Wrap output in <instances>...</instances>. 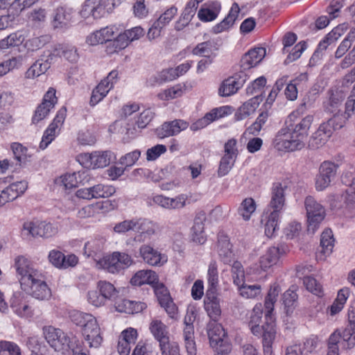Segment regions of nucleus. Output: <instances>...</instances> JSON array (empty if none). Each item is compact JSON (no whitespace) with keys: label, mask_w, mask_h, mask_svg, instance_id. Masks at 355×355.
<instances>
[{"label":"nucleus","mask_w":355,"mask_h":355,"mask_svg":"<svg viewBox=\"0 0 355 355\" xmlns=\"http://www.w3.org/2000/svg\"><path fill=\"white\" fill-rule=\"evenodd\" d=\"M302 112L299 108L289 114L286 126L277 132L272 140V146L277 150L293 153L305 147L313 116L309 114L302 118Z\"/></svg>","instance_id":"1"},{"label":"nucleus","mask_w":355,"mask_h":355,"mask_svg":"<svg viewBox=\"0 0 355 355\" xmlns=\"http://www.w3.org/2000/svg\"><path fill=\"white\" fill-rule=\"evenodd\" d=\"M14 267L22 291L41 300L51 297V291L44 281V275L34 267L30 259L23 255L17 256Z\"/></svg>","instance_id":"2"},{"label":"nucleus","mask_w":355,"mask_h":355,"mask_svg":"<svg viewBox=\"0 0 355 355\" xmlns=\"http://www.w3.org/2000/svg\"><path fill=\"white\" fill-rule=\"evenodd\" d=\"M43 334L46 342L57 352L62 353L73 351V355H87L81 351L75 349V337H69L66 333L53 326L43 328Z\"/></svg>","instance_id":"3"},{"label":"nucleus","mask_w":355,"mask_h":355,"mask_svg":"<svg viewBox=\"0 0 355 355\" xmlns=\"http://www.w3.org/2000/svg\"><path fill=\"white\" fill-rule=\"evenodd\" d=\"M133 263L131 256L120 252H114L112 254L103 257L96 261V267L105 269L111 273H117L128 268Z\"/></svg>","instance_id":"4"},{"label":"nucleus","mask_w":355,"mask_h":355,"mask_svg":"<svg viewBox=\"0 0 355 355\" xmlns=\"http://www.w3.org/2000/svg\"><path fill=\"white\" fill-rule=\"evenodd\" d=\"M304 204L307 214V231L314 234L325 217V209L312 196H307Z\"/></svg>","instance_id":"5"},{"label":"nucleus","mask_w":355,"mask_h":355,"mask_svg":"<svg viewBox=\"0 0 355 355\" xmlns=\"http://www.w3.org/2000/svg\"><path fill=\"white\" fill-rule=\"evenodd\" d=\"M58 98L56 96V89L54 87H49L44 94L42 102L37 106L32 116V123L37 124L46 119L51 111L54 109L58 103Z\"/></svg>","instance_id":"6"},{"label":"nucleus","mask_w":355,"mask_h":355,"mask_svg":"<svg viewBox=\"0 0 355 355\" xmlns=\"http://www.w3.org/2000/svg\"><path fill=\"white\" fill-rule=\"evenodd\" d=\"M248 79V76L243 71H239L225 78L218 87V95L221 97H228L236 94Z\"/></svg>","instance_id":"7"},{"label":"nucleus","mask_w":355,"mask_h":355,"mask_svg":"<svg viewBox=\"0 0 355 355\" xmlns=\"http://www.w3.org/2000/svg\"><path fill=\"white\" fill-rule=\"evenodd\" d=\"M262 314L263 309L261 304H257L254 306L250 313V320L248 322V326L250 329L252 334L259 337L263 336V334L264 332L263 327L269 322H272L273 325L275 326V329H276L275 321L272 315L267 311L265 314L266 322L262 326L259 325L261 320Z\"/></svg>","instance_id":"8"},{"label":"nucleus","mask_w":355,"mask_h":355,"mask_svg":"<svg viewBox=\"0 0 355 355\" xmlns=\"http://www.w3.org/2000/svg\"><path fill=\"white\" fill-rule=\"evenodd\" d=\"M118 80V71L112 70L93 89L90 96V105H95L107 96Z\"/></svg>","instance_id":"9"},{"label":"nucleus","mask_w":355,"mask_h":355,"mask_svg":"<svg viewBox=\"0 0 355 355\" xmlns=\"http://www.w3.org/2000/svg\"><path fill=\"white\" fill-rule=\"evenodd\" d=\"M23 230L33 237L49 238L56 232V229L51 223L40 220H28L23 224Z\"/></svg>","instance_id":"10"},{"label":"nucleus","mask_w":355,"mask_h":355,"mask_svg":"<svg viewBox=\"0 0 355 355\" xmlns=\"http://www.w3.org/2000/svg\"><path fill=\"white\" fill-rule=\"evenodd\" d=\"M97 290L99 294L96 291L90 294L91 303L96 307L103 305L107 300L112 299L117 293L114 286L107 281H99L97 284Z\"/></svg>","instance_id":"11"},{"label":"nucleus","mask_w":355,"mask_h":355,"mask_svg":"<svg viewBox=\"0 0 355 355\" xmlns=\"http://www.w3.org/2000/svg\"><path fill=\"white\" fill-rule=\"evenodd\" d=\"M280 182L273 183L270 191V200L265 210L282 214L285 206V190Z\"/></svg>","instance_id":"12"},{"label":"nucleus","mask_w":355,"mask_h":355,"mask_svg":"<svg viewBox=\"0 0 355 355\" xmlns=\"http://www.w3.org/2000/svg\"><path fill=\"white\" fill-rule=\"evenodd\" d=\"M286 254V247L279 244L277 246L270 247L259 258V266L262 270L267 271L269 268L276 265L280 258Z\"/></svg>","instance_id":"13"},{"label":"nucleus","mask_w":355,"mask_h":355,"mask_svg":"<svg viewBox=\"0 0 355 355\" xmlns=\"http://www.w3.org/2000/svg\"><path fill=\"white\" fill-rule=\"evenodd\" d=\"M48 259L56 268L67 269L74 267L78 262V258L73 254L65 255L61 251L52 250L49 252Z\"/></svg>","instance_id":"14"},{"label":"nucleus","mask_w":355,"mask_h":355,"mask_svg":"<svg viewBox=\"0 0 355 355\" xmlns=\"http://www.w3.org/2000/svg\"><path fill=\"white\" fill-rule=\"evenodd\" d=\"M138 338L137 329L129 327L124 329L119 337L117 351L120 355H130L132 346Z\"/></svg>","instance_id":"15"},{"label":"nucleus","mask_w":355,"mask_h":355,"mask_svg":"<svg viewBox=\"0 0 355 355\" xmlns=\"http://www.w3.org/2000/svg\"><path fill=\"white\" fill-rule=\"evenodd\" d=\"M221 3L217 0H211L203 3L198 11L197 16L202 22H210L217 19L221 11Z\"/></svg>","instance_id":"16"},{"label":"nucleus","mask_w":355,"mask_h":355,"mask_svg":"<svg viewBox=\"0 0 355 355\" xmlns=\"http://www.w3.org/2000/svg\"><path fill=\"white\" fill-rule=\"evenodd\" d=\"M266 49L263 47L254 48L245 53L240 60L241 71H245L256 67L265 57Z\"/></svg>","instance_id":"17"},{"label":"nucleus","mask_w":355,"mask_h":355,"mask_svg":"<svg viewBox=\"0 0 355 355\" xmlns=\"http://www.w3.org/2000/svg\"><path fill=\"white\" fill-rule=\"evenodd\" d=\"M188 127L189 123L187 121L182 119H175L164 122L161 127L156 130V133L158 137L163 139L176 135Z\"/></svg>","instance_id":"18"},{"label":"nucleus","mask_w":355,"mask_h":355,"mask_svg":"<svg viewBox=\"0 0 355 355\" xmlns=\"http://www.w3.org/2000/svg\"><path fill=\"white\" fill-rule=\"evenodd\" d=\"M218 252L220 260L225 264L230 265L234 259V253L232 250V244L229 236L224 232L218 234Z\"/></svg>","instance_id":"19"},{"label":"nucleus","mask_w":355,"mask_h":355,"mask_svg":"<svg viewBox=\"0 0 355 355\" xmlns=\"http://www.w3.org/2000/svg\"><path fill=\"white\" fill-rule=\"evenodd\" d=\"M139 254L145 263L153 266H161L166 262V257L150 245H143Z\"/></svg>","instance_id":"20"},{"label":"nucleus","mask_w":355,"mask_h":355,"mask_svg":"<svg viewBox=\"0 0 355 355\" xmlns=\"http://www.w3.org/2000/svg\"><path fill=\"white\" fill-rule=\"evenodd\" d=\"M205 309L213 321L216 322L219 320L221 309L217 291H207L205 297Z\"/></svg>","instance_id":"21"},{"label":"nucleus","mask_w":355,"mask_h":355,"mask_svg":"<svg viewBox=\"0 0 355 355\" xmlns=\"http://www.w3.org/2000/svg\"><path fill=\"white\" fill-rule=\"evenodd\" d=\"M137 227L135 230L138 233L139 240L143 241L150 239L159 229V225L157 223L147 219V218H138L137 219Z\"/></svg>","instance_id":"22"},{"label":"nucleus","mask_w":355,"mask_h":355,"mask_svg":"<svg viewBox=\"0 0 355 355\" xmlns=\"http://www.w3.org/2000/svg\"><path fill=\"white\" fill-rule=\"evenodd\" d=\"M240 8L237 3H234L227 16L219 23L214 25L212 28L214 33L218 34L229 30L234 24L239 17Z\"/></svg>","instance_id":"23"},{"label":"nucleus","mask_w":355,"mask_h":355,"mask_svg":"<svg viewBox=\"0 0 355 355\" xmlns=\"http://www.w3.org/2000/svg\"><path fill=\"white\" fill-rule=\"evenodd\" d=\"M117 311L126 314L134 315L141 313L147 308L144 302L122 299L116 302Z\"/></svg>","instance_id":"24"},{"label":"nucleus","mask_w":355,"mask_h":355,"mask_svg":"<svg viewBox=\"0 0 355 355\" xmlns=\"http://www.w3.org/2000/svg\"><path fill=\"white\" fill-rule=\"evenodd\" d=\"M281 214L265 210L261 216V222L264 225L265 234L268 238L275 236L279 230V220Z\"/></svg>","instance_id":"25"},{"label":"nucleus","mask_w":355,"mask_h":355,"mask_svg":"<svg viewBox=\"0 0 355 355\" xmlns=\"http://www.w3.org/2000/svg\"><path fill=\"white\" fill-rule=\"evenodd\" d=\"M218 50V43L214 40H209L198 44L191 51L193 55L202 56L205 58L214 59Z\"/></svg>","instance_id":"26"},{"label":"nucleus","mask_w":355,"mask_h":355,"mask_svg":"<svg viewBox=\"0 0 355 355\" xmlns=\"http://www.w3.org/2000/svg\"><path fill=\"white\" fill-rule=\"evenodd\" d=\"M158 276L151 270H141L137 271L130 279V284L135 286L144 284L153 285L158 282Z\"/></svg>","instance_id":"27"},{"label":"nucleus","mask_w":355,"mask_h":355,"mask_svg":"<svg viewBox=\"0 0 355 355\" xmlns=\"http://www.w3.org/2000/svg\"><path fill=\"white\" fill-rule=\"evenodd\" d=\"M341 178L343 183L348 186L341 198L347 207L355 208V177L352 173H346Z\"/></svg>","instance_id":"28"},{"label":"nucleus","mask_w":355,"mask_h":355,"mask_svg":"<svg viewBox=\"0 0 355 355\" xmlns=\"http://www.w3.org/2000/svg\"><path fill=\"white\" fill-rule=\"evenodd\" d=\"M71 21V14L65 8L59 7L55 10L52 21V25L55 29H67L69 27Z\"/></svg>","instance_id":"29"},{"label":"nucleus","mask_w":355,"mask_h":355,"mask_svg":"<svg viewBox=\"0 0 355 355\" xmlns=\"http://www.w3.org/2000/svg\"><path fill=\"white\" fill-rule=\"evenodd\" d=\"M262 344L264 355H273L272 344L276 336V329L272 322L268 323L264 327Z\"/></svg>","instance_id":"30"},{"label":"nucleus","mask_w":355,"mask_h":355,"mask_svg":"<svg viewBox=\"0 0 355 355\" xmlns=\"http://www.w3.org/2000/svg\"><path fill=\"white\" fill-rule=\"evenodd\" d=\"M197 8L194 4L187 2L179 19L175 24L176 31H182L187 26L196 15Z\"/></svg>","instance_id":"31"},{"label":"nucleus","mask_w":355,"mask_h":355,"mask_svg":"<svg viewBox=\"0 0 355 355\" xmlns=\"http://www.w3.org/2000/svg\"><path fill=\"white\" fill-rule=\"evenodd\" d=\"M112 155L110 150L94 151L90 153V166L94 168H104L110 164Z\"/></svg>","instance_id":"32"},{"label":"nucleus","mask_w":355,"mask_h":355,"mask_svg":"<svg viewBox=\"0 0 355 355\" xmlns=\"http://www.w3.org/2000/svg\"><path fill=\"white\" fill-rule=\"evenodd\" d=\"M114 37V31L113 27L107 26L96 31L90 36V44L96 45L98 44L109 43Z\"/></svg>","instance_id":"33"},{"label":"nucleus","mask_w":355,"mask_h":355,"mask_svg":"<svg viewBox=\"0 0 355 355\" xmlns=\"http://www.w3.org/2000/svg\"><path fill=\"white\" fill-rule=\"evenodd\" d=\"M198 200L196 195L191 193H181L175 198H170L169 209H179L184 207L187 205L196 202Z\"/></svg>","instance_id":"34"},{"label":"nucleus","mask_w":355,"mask_h":355,"mask_svg":"<svg viewBox=\"0 0 355 355\" xmlns=\"http://www.w3.org/2000/svg\"><path fill=\"white\" fill-rule=\"evenodd\" d=\"M344 98L345 95L342 91H329V99L324 105L325 110L330 113H336L341 106Z\"/></svg>","instance_id":"35"},{"label":"nucleus","mask_w":355,"mask_h":355,"mask_svg":"<svg viewBox=\"0 0 355 355\" xmlns=\"http://www.w3.org/2000/svg\"><path fill=\"white\" fill-rule=\"evenodd\" d=\"M25 38V34L21 31L10 33L6 37L0 40V49H7L10 47L19 46L23 44Z\"/></svg>","instance_id":"36"},{"label":"nucleus","mask_w":355,"mask_h":355,"mask_svg":"<svg viewBox=\"0 0 355 355\" xmlns=\"http://www.w3.org/2000/svg\"><path fill=\"white\" fill-rule=\"evenodd\" d=\"M151 334L159 343L169 338L166 326L159 320H153L149 327Z\"/></svg>","instance_id":"37"},{"label":"nucleus","mask_w":355,"mask_h":355,"mask_svg":"<svg viewBox=\"0 0 355 355\" xmlns=\"http://www.w3.org/2000/svg\"><path fill=\"white\" fill-rule=\"evenodd\" d=\"M192 240L200 245L207 241V235L205 233V223L200 217L194 219L193 225L191 228Z\"/></svg>","instance_id":"38"},{"label":"nucleus","mask_w":355,"mask_h":355,"mask_svg":"<svg viewBox=\"0 0 355 355\" xmlns=\"http://www.w3.org/2000/svg\"><path fill=\"white\" fill-rule=\"evenodd\" d=\"M10 148L12 151L14 159L16 162L14 170H16L17 168H19L24 164L28 158V148L23 146L19 142H13L10 145Z\"/></svg>","instance_id":"39"},{"label":"nucleus","mask_w":355,"mask_h":355,"mask_svg":"<svg viewBox=\"0 0 355 355\" xmlns=\"http://www.w3.org/2000/svg\"><path fill=\"white\" fill-rule=\"evenodd\" d=\"M257 209V204L252 198H245L240 204L237 212L244 220H249Z\"/></svg>","instance_id":"40"},{"label":"nucleus","mask_w":355,"mask_h":355,"mask_svg":"<svg viewBox=\"0 0 355 355\" xmlns=\"http://www.w3.org/2000/svg\"><path fill=\"white\" fill-rule=\"evenodd\" d=\"M51 67L48 60H37L26 71L25 76L27 78H35L44 74Z\"/></svg>","instance_id":"41"},{"label":"nucleus","mask_w":355,"mask_h":355,"mask_svg":"<svg viewBox=\"0 0 355 355\" xmlns=\"http://www.w3.org/2000/svg\"><path fill=\"white\" fill-rule=\"evenodd\" d=\"M116 193V188L110 184H98L90 187V196L94 198H106Z\"/></svg>","instance_id":"42"},{"label":"nucleus","mask_w":355,"mask_h":355,"mask_svg":"<svg viewBox=\"0 0 355 355\" xmlns=\"http://www.w3.org/2000/svg\"><path fill=\"white\" fill-rule=\"evenodd\" d=\"M302 282L306 289L312 294L322 297L324 296V289L322 284L311 275L304 276Z\"/></svg>","instance_id":"43"},{"label":"nucleus","mask_w":355,"mask_h":355,"mask_svg":"<svg viewBox=\"0 0 355 355\" xmlns=\"http://www.w3.org/2000/svg\"><path fill=\"white\" fill-rule=\"evenodd\" d=\"M210 345L216 346L222 339L227 337V333L220 324H213L208 330Z\"/></svg>","instance_id":"44"},{"label":"nucleus","mask_w":355,"mask_h":355,"mask_svg":"<svg viewBox=\"0 0 355 355\" xmlns=\"http://www.w3.org/2000/svg\"><path fill=\"white\" fill-rule=\"evenodd\" d=\"M53 54L56 56L63 57L71 62H76L78 58V54L76 49L63 44L56 45Z\"/></svg>","instance_id":"45"},{"label":"nucleus","mask_w":355,"mask_h":355,"mask_svg":"<svg viewBox=\"0 0 355 355\" xmlns=\"http://www.w3.org/2000/svg\"><path fill=\"white\" fill-rule=\"evenodd\" d=\"M77 174L76 173H73L61 175L59 179L56 180V183L63 186L64 189L66 190L78 187L79 184L84 185L83 184L84 182V181H83V177L80 178V181L78 182L77 180Z\"/></svg>","instance_id":"46"},{"label":"nucleus","mask_w":355,"mask_h":355,"mask_svg":"<svg viewBox=\"0 0 355 355\" xmlns=\"http://www.w3.org/2000/svg\"><path fill=\"white\" fill-rule=\"evenodd\" d=\"M183 336L185 347L188 355H196V343L194 340V327L193 326H184L183 330Z\"/></svg>","instance_id":"47"},{"label":"nucleus","mask_w":355,"mask_h":355,"mask_svg":"<svg viewBox=\"0 0 355 355\" xmlns=\"http://www.w3.org/2000/svg\"><path fill=\"white\" fill-rule=\"evenodd\" d=\"M102 342L103 337L97 320L90 315V347H98Z\"/></svg>","instance_id":"48"},{"label":"nucleus","mask_w":355,"mask_h":355,"mask_svg":"<svg viewBox=\"0 0 355 355\" xmlns=\"http://www.w3.org/2000/svg\"><path fill=\"white\" fill-rule=\"evenodd\" d=\"M128 40L125 38L123 33H120L115 39L111 40L106 45V52L113 54L124 49L128 46Z\"/></svg>","instance_id":"49"},{"label":"nucleus","mask_w":355,"mask_h":355,"mask_svg":"<svg viewBox=\"0 0 355 355\" xmlns=\"http://www.w3.org/2000/svg\"><path fill=\"white\" fill-rule=\"evenodd\" d=\"M208 288L207 291H217L218 285V266L216 261L209 263L207 271Z\"/></svg>","instance_id":"50"},{"label":"nucleus","mask_w":355,"mask_h":355,"mask_svg":"<svg viewBox=\"0 0 355 355\" xmlns=\"http://www.w3.org/2000/svg\"><path fill=\"white\" fill-rule=\"evenodd\" d=\"M320 246L324 254L331 253L334 246V239L331 229H326L322 232L320 238Z\"/></svg>","instance_id":"51"},{"label":"nucleus","mask_w":355,"mask_h":355,"mask_svg":"<svg viewBox=\"0 0 355 355\" xmlns=\"http://www.w3.org/2000/svg\"><path fill=\"white\" fill-rule=\"evenodd\" d=\"M233 109L230 105H223L211 109L206 113L211 123L222 118L227 116L232 113Z\"/></svg>","instance_id":"52"},{"label":"nucleus","mask_w":355,"mask_h":355,"mask_svg":"<svg viewBox=\"0 0 355 355\" xmlns=\"http://www.w3.org/2000/svg\"><path fill=\"white\" fill-rule=\"evenodd\" d=\"M11 307L14 312L19 317L31 318L33 315L31 307L26 302H19L17 299L12 300Z\"/></svg>","instance_id":"53"},{"label":"nucleus","mask_w":355,"mask_h":355,"mask_svg":"<svg viewBox=\"0 0 355 355\" xmlns=\"http://www.w3.org/2000/svg\"><path fill=\"white\" fill-rule=\"evenodd\" d=\"M60 130L49 125L46 129L44 131L39 145L40 148L42 150L46 149L60 135Z\"/></svg>","instance_id":"54"},{"label":"nucleus","mask_w":355,"mask_h":355,"mask_svg":"<svg viewBox=\"0 0 355 355\" xmlns=\"http://www.w3.org/2000/svg\"><path fill=\"white\" fill-rule=\"evenodd\" d=\"M238 287L240 295L247 299H253L261 294V287L260 285H247L243 283Z\"/></svg>","instance_id":"55"},{"label":"nucleus","mask_w":355,"mask_h":355,"mask_svg":"<svg viewBox=\"0 0 355 355\" xmlns=\"http://www.w3.org/2000/svg\"><path fill=\"white\" fill-rule=\"evenodd\" d=\"M236 158L233 157L230 155L224 154L219 162L218 168V175L219 177H223L229 173L230 170L234 166Z\"/></svg>","instance_id":"56"},{"label":"nucleus","mask_w":355,"mask_h":355,"mask_svg":"<svg viewBox=\"0 0 355 355\" xmlns=\"http://www.w3.org/2000/svg\"><path fill=\"white\" fill-rule=\"evenodd\" d=\"M233 282L236 286H241L245 282V272L241 263L234 261L231 269Z\"/></svg>","instance_id":"57"},{"label":"nucleus","mask_w":355,"mask_h":355,"mask_svg":"<svg viewBox=\"0 0 355 355\" xmlns=\"http://www.w3.org/2000/svg\"><path fill=\"white\" fill-rule=\"evenodd\" d=\"M50 40L51 37L48 35L35 37L27 40L25 43V46L29 51H37L44 47L50 42Z\"/></svg>","instance_id":"58"},{"label":"nucleus","mask_w":355,"mask_h":355,"mask_svg":"<svg viewBox=\"0 0 355 355\" xmlns=\"http://www.w3.org/2000/svg\"><path fill=\"white\" fill-rule=\"evenodd\" d=\"M118 207V203L116 200H103L96 202V204L90 205V208L92 209L93 211L98 213L106 214L111 211L116 209Z\"/></svg>","instance_id":"59"},{"label":"nucleus","mask_w":355,"mask_h":355,"mask_svg":"<svg viewBox=\"0 0 355 355\" xmlns=\"http://www.w3.org/2000/svg\"><path fill=\"white\" fill-rule=\"evenodd\" d=\"M184 85H181L180 84L175 85L160 93L159 97L162 100L168 101L182 96L184 92Z\"/></svg>","instance_id":"60"},{"label":"nucleus","mask_w":355,"mask_h":355,"mask_svg":"<svg viewBox=\"0 0 355 355\" xmlns=\"http://www.w3.org/2000/svg\"><path fill=\"white\" fill-rule=\"evenodd\" d=\"M159 347L162 355H180L178 344L171 341L169 338L159 343Z\"/></svg>","instance_id":"61"},{"label":"nucleus","mask_w":355,"mask_h":355,"mask_svg":"<svg viewBox=\"0 0 355 355\" xmlns=\"http://www.w3.org/2000/svg\"><path fill=\"white\" fill-rule=\"evenodd\" d=\"M266 78L264 76L257 78L247 87V94L259 96V94H261L266 85Z\"/></svg>","instance_id":"62"},{"label":"nucleus","mask_w":355,"mask_h":355,"mask_svg":"<svg viewBox=\"0 0 355 355\" xmlns=\"http://www.w3.org/2000/svg\"><path fill=\"white\" fill-rule=\"evenodd\" d=\"M297 286L292 285L282 296L283 304L288 311V309L293 306L297 301L298 295L297 293Z\"/></svg>","instance_id":"63"},{"label":"nucleus","mask_w":355,"mask_h":355,"mask_svg":"<svg viewBox=\"0 0 355 355\" xmlns=\"http://www.w3.org/2000/svg\"><path fill=\"white\" fill-rule=\"evenodd\" d=\"M7 352L8 355H21L20 347L14 342L0 340V355Z\"/></svg>","instance_id":"64"}]
</instances>
